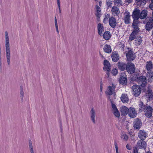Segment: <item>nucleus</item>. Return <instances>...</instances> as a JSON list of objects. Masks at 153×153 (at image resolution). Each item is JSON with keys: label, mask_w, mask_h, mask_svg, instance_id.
<instances>
[{"label": "nucleus", "mask_w": 153, "mask_h": 153, "mask_svg": "<svg viewBox=\"0 0 153 153\" xmlns=\"http://www.w3.org/2000/svg\"><path fill=\"white\" fill-rule=\"evenodd\" d=\"M10 44L8 32H5V47L7 62L8 65L10 64Z\"/></svg>", "instance_id": "1"}, {"label": "nucleus", "mask_w": 153, "mask_h": 153, "mask_svg": "<svg viewBox=\"0 0 153 153\" xmlns=\"http://www.w3.org/2000/svg\"><path fill=\"white\" fill-rule=\"evenodd\" d=\"M140 10L136 9L134 11L132 16L133 19L132 25L137 26L140 23L138 19L140 17Z\"/></svg>", "instance_id": "2"}, {"label": "nucleus", "mask_w": 153, "mask_h": 153, "mask_svg": "<svg viewBox=\"0 0 153 153\" xmlns=\"http://www.w3.org/2000/svg\"><path fill=\"white\" fill-rule=\"evenodd\" d=\"M132 26L134 28V30L130 35L129 37V40L131 41L134 40L136 38L137 34L140 31L139 28H138V26L134 25H132Z\"/></svg>", "instance_id": "3"}, {"label": "nucleus", "mask_w": 153, "mask_h": 153, "mask_svg": "<svg viewBox=\"0 0 153 153\" xmlns=\"http://www.w3.org/2000/svg\"><path fill=\"white\" fill-rule=\"evenodd\" d=\"M137 81L139 85L142 87H145L147 83L146 78L143 76L137 77Z\"/></svg>", "instance_id": "4"}, {"label": "nucleus", "mask_w": 153, "mask_h": 153, "mask_svg": "<svg viewBox=\"0 0 153 153\" xmlns=\"http://www.w3.org/2000/svg\"><path fill=\"white\" fill-rule=\"evenodd\" d=\"M132 94L135 97H138L140 94L141 88L138 85H135L132 87Z\"/></svg>", "instance_id": "5"}, {"label": "nucleus", "mask_w": 153, "mask_h": 153, "mask_svg": "<svg viewBox=\"0 0 153 153\" xmlns=\"http://www.w3.org/2000/svg\"><path fill=\"white\" fill-rule=\"evenodd\" d=\"M134 65L132 63L130 62L127 65L126 70L130 74L134 73L135 71Z\"/></svg>", "instance_id": "6"}, {"label": "nucleus", "mask_w": 153, "mask_h": 153, "mask_svg": "<svg viewBox=\"0 0 153 153\" xmlns=\"http://www.w3.org/2000/svg\"><path fill=\"white\" fill-rule=\"evenodd\" d=\"M127 60L130 62L133 61L135 58V55L133 53L131 50L130 49L128 51L126 54Z\"/></svg>", "instance_id": "7"}, {"label": "nucleus", "mask_w": 153, "mask_h": 153, "mask_svg": "<svg viewBox=\"0 0 153 153\" xmlns=\"http://www.w3.org/2000/svg\"><path fill=\"white\" fill-rule=\"evenodd\" d=\"M153 28V17L149 18V21L145 25L146 29L148 31L151 30Z\"/></svg>", "instance_id": "8"}, {"label": "nucleus", "mask_w": 153, "mask_h": 153, "mask_svg": "<svg viewBox=\"0 0 153 153\" xmlns=\"http://www.w3.org/2000/svg\"><path fill=\"white\" fill-rule=\"evenodd\" d=\"M104 66L103 69L104 71H106L107 72V74L108 76L109 74V72L111 71V66L110 63L106 60L104 61L103 63Z\"/></svg>", "instance_id": "9"}, {"label": "nucleus", "mask_w": 153, "mask_h": 153, "mask_svg": "<svg viewBox=\"0 0 153 153\" xmlns=\"http://www.w3.org/2000/svg\"><path fill=\"white\" fill-rule=\"evenodd\" d=\"M116 86L112 84L111 86H108L105 93L106 94L111 95L114 93Z\"/></svg>", "instance_id": "10"}, {"label": "nucleus", "mask_w": 153, "mask_h": 153, "mask_svg": "<svg viewBox=\"0 0 153 153\" xmlns=\"http://www.w3.org/2000/svg\"><path fill=\"white\" fill-rule=\"evenodd\" d=\"M153 109L152 108L149 106H146V108L144 111L145 112V114L148 117H150L152 114Z\"/></svg>", "instance_id": "11"}, {"label": "nucleus", "mask_w": 153, "mask_h": 153, "mask_svg": "<svg viewBox=\"0 0 153 153\" xmlns=\"http://www.w3.org/2000/svg\"><path fill=\"white\" fill-rule=\"evenodd\" d=\"M146 145V143L145 141L143 140H140L138 141L137 146L139 149H145Z\"/></svg>", "instance_id": "12"}, {"label": "nucleus", "mask_w": 153, "mask_h": 153, "mask_svg": "<svg viewBox=\"0 0 153 153\" xmlns=\"http://www.w3.org/2000/svg\"><path fill=\"white\" fill-rule=\"evenodd\" d=\"M90 116L91 119L94 124L95 123V118L96 117V113L95 110L93 108H92L90 112Z\"/></svg>", "instance_id": "13"}, {"label": "nucleus", "mask_w": 153, "mask_h": 153, "mask_svg": "<svg viewBox=\"0 0 153 153\" xmlns=\"http://www.w3.org/2000/svg\"><path fill=\"white\" fill-rule=\"evenodd\" d=\"M128 114L129 116L131 118H135L136 117L137 114L134 108L132 107H130L129 108Z\"/></svg>", "instance_id": "14"}, {"label": "nucleus", "mask_w": 153, "mask_h": 153, "mask_svg": "<svg viewBox=\"0 0 153 153\" xmlns=\"http://www.w3.org/2000/svg\"><path fill=\"white\" fill-rule=\"evenodd\" d=\"M130 14L129 12H126L124 13L123 20L126 24H128L130 23Z\"/></svg>", "instance_id": "15"}, {"label": "nucleus", "mask_w": 153, "mask_h": 153, "mask_svg": "<svg viewBox=\"0 0 153 153\" xmlns=\"http://www.w3.org/2000/svg\"><path fill=\"white\" fill-rule=\"evenodd\" d=\"M142 126V123L140 120L138 118H137L134 120L133 123V127L135 129H139Z\"/></svg>", "instance_id": "16"}, {"label": "nucleus", "mask_w": 153, "mask_h": 153, "mask_svg": "<svg viewBox=\"0 0 153 153\" xmlns=\"http://www.w3.org/2000/svg\"><path fill=\"white\" fill-rule=\"evenodd\" d=\"M109 24L110 26L113 28H115L117 25V20L113 16L110 17L108 20Z\"/></svg>", "instance_id": "17"}, {"label": "nucleus", "mask_w": 153, "mask_h": 153, "mask_svg": "<svg viewBox=\"0 0 153 153\" xmlns=\"http://www.w3.org/2000/svg\"><path fill=\"white\" fill-rule=\"evenodd\" d=\"M117 6H114L112 7L111 11L113 15L115 16H118L120 13L119 8Z\"/></svg>", "instance_id": "18"}, {"label": "nucleus", "mask_w": 153, "mask_h": 153, "mask_svg": "<svg viewBox=\"0 0 153 153\" xmlns=\"http://www.w3.org/2000/svg\"><path fill=\"white\" fill-rule=\"evenodd\" d=\"M97 29L98 34L100 36H102L103 32L104 31L105 29L103 25L101 23H99L97 26Z\"/></svg>", "instance_id": "19"}, {"label": "nucleus", "mask_w": 153, "mask_h": 153, "mask_svg": "<svg viewBox=\"0 0 153 153\" xmlns=\"http://www.w3.org/2000/svg\"><path fill=\"white\" fill-rule=\"evenodd\" d=\"M138 136L141 140H144L146 137L147 134L144 131L140 130L138 133Z\"/></svg>", "instance_id": "20"}, {"label": "nucleus", "mask_w": 153, "mask_h": 153, "mask_svg": "<svg viewBox=\"0 0 153 153\" xmlns=\"http://www.w3.org/2000/svg\"><path fill=\"white\" fill-rule=\"evenodd\" d=\"M129 111V109L126 106H122L120 108V111L121 115L122 116H125L128 114Z\"/></svg>", "instance_id": "21"}, {"label": "nucleus", "mask_w": 153, "mask_h": 153, "mask_svg": "<svg viewBox=\"0 0 153 153\" xmlns=\"http://www.w3.org/2000/svg\"><path fill=\"white\" fill-rule=\"evenodd\" d=\"M117 64L118 68L121 71H123L126 69L127 65L125 63L119 62Z\"/></svg>", "instance_id": "22"}, {"label": "nucleus", "mask_w": 153, "mask_h": 153, "mask_svg": "<svg viewBox=\"0 0 153 153\" xmlns=\"http://www.w3.org/2000/svg\"><path fill=\"white\" fill-rule=\"evenodd\" d=\"M102 36L104 39L107 40H109L111 37L110 32L108 31H105L104 33L102 34Z\"/></svg>", "instance_id": "23"}, {"label": "nucleus", "mask_w": 153, "mask_h": 153, "mask_svg": "<svg viewBox=\"0 0 153 153\" xmlns=\"http://www.w3.org/2000/svg\"><path fill=\"white\" fill-rule=\"evenodd\" d=\"M119 56L117 53L116 52H113L111 55L112 60L115 62L118 61L119 59Z\"/></svg>", "instance_id": "24"}, {"label": "nucleus", "mask_w": 153, "mask_h": 153, "mask_svg": "<svg viewBox=\"0 0 153 153\" xmlns=\"http://www.w3.org/2000/svg\"><path fill=\"white\" fill-rule=\"evenodd\" d=\"M121 101L124 103H127L129 101V98L126 94H123L120 98Z\"/></svg>", "instance_id": "25"}, {"label": "nucleus", "mask_w": 153, "mask_h": 153, "mask_svg": "<svg viewBox=\"0 0 153 153\" xmlns=\"http://www.w3.org/2000/svg\"><path fill=\"white\" fill-rule=\"evenodd\" d=\"M103 50L105 52L108 53H111L112 51L111 46L107 44L104 46Z\"/></svg>", "instance_id": "26"}, {"label": "nucleus", "mask_w": 153, "mask_h": 153, "mask_svg": "<svg viewBox=\"0 0 153 153\" xmlns=\"http://www.w3.org/2000/svg\"><path fill=\"white\" fill-rule=\"evenodd\" d=\"M139 110L140 111L142 112L145 110L146 106L144 105L143 102L140 101L139 104Z\"/></svg>", "instance_id": "27"}, {"label": "nucleus", "mask_w": 153, "mask_h": 153, "mask_svg": "<svg viewBox=\"0 0 153 153\" xmlns=\"http://www.w3.org/2000/svg\"><path fill=\"white\" fill-rule=\"evenodd\" d=\"M146 2L145 0H136L135 1V3L139 6L144 5L146 4Z\"/></svg>", "instance_id": "28"}, {"label": "nucleus", "mask_w": 153, "mask_h": 153, "mask_svg": "<svg viewBox=\"0 0 153 153\" xmlns=\"http://www.w3.org/2000/svg\"><path fill=\"white\" fill-rule=\"evenodd\" d=\"M147 13L146 10H144L142 11L140 13V18L141 19H143L145 18L147 16Z\"/></svg>", "instance_id": "29"}, {"label": "nucleus", "mask_w": 153, "mask_h": 153, "mask_svg": "<svg viewBox=\"0 0 153 153\" xmlns=\"http://www.w3.org/2000/svg\"><path fill=\"white\" fill-rule=\"evenodd\" d=\"M153 67V65L151 61H150L147 62L146 68L148 71L151 70Z\"/></svg>", "instance_id": "30"}, {"label": "nucleus", "mask_w": 153, "mask_h": 153, "mask_svg": "<svg viewBox=\"0 0 153 153\" xmlns=\"http://www.w3.org/2000/svg\"><path fill=\"white\" fill-rule=\"evenodd\" d=\"M127 78L123 76L121 77L119 80L120 83L123 85H125L127 83Z\"/></svg>", "instance_id": "31"}, {"label": "nucleus", "mask_w": 153, "mask_h": 153, "mask_svg": "<svg viewBox=\"0 0 153 153\" xmlns=\"http://www.w3.org/2000/svg\"><path fill=\"white\" fill-rule=\"evenodd\" d=\"M96 15L98 18H100L101 15V9L100 7L98 5L96 6Z\"/></svg>", "instance_id": "32"}, {"label": "nucleus", "mask_w": 153, "mask_h": 153, "mask_svg": "<svg viewBox=\"0 0 153 153\" xmlns=\"http://www.w3.org/2000/svg\"><path fill=\"white\" fill-rule=\"evenodd\" d=\"M147 96L148 97V100H152L153 98V93L152 90L149 89L147 91Z\"/></svg>", "instance_id": "33"}, {"label": "nucleus", "mask_w": 153, "mask_h": 153, "mask_svg": "<svg viewBox=\"0 0 153 153\" xmlns=\"http://www.w3.org/2000/svg\"><path fill=\"white\" fill-rule=\"evenodd\" d=\"M114 3L115 5L117 6H120L123 5V2L122 0H114Z\"/></svg>", "instance_id": "34"}, {"label": "nucleus", "mask_w": 153, "mask_h": 153, "mask_svg": "<svg viewBox=\"0 0 153 153\" xmlns=\"http://www.w3.org/2000/svg\"><path fill=\"white\" fill-rule=\"evenodd\" d=\"M142 38L140 36H139L138 39L135 40V44L136 45H140L141 44L142 42Z\"/></svg>", "instance_id": "35"}, {"label": "nucleus", "mask_w": 153, "mask_h": 153, "mask_svg": "<svg viewBox=\"0 0 153 153\" xmlns=\"http://www.w3.org/2000/svg\"><path fill=\"white\" fill-rule=\"evenodd\" d=\"M20 97L22 100H23V98L24 97V93L23 90V88L22 86H20Z\"/></svg>", "instance_id": "36"}, {"label": "nucleus", "mask_w": 153, "mask_h": 153, "mask_svg": "<svg viewBox=\"0 0 153 153\" xmlns=\"http://www.w3.org/2000/svg\"><path fill=\"white\" fill-rule=\"evenodd\" d=\"M110 14H107L105 15L103 20V22L105 23H107L108 20L109 18H110Z\"/></svg>", "instance_id": "37"}, {"label": "nucleus", "mask_w": 153, "mask_h": 153, "mask_svg": "<svg viewBox=\"0 0 153 153\" xmlns=\"http://www.w3.org/2000/svg\"><path fill=\"white\" fill-rule=\"evenodd\" d=\"M121 138L125 141H126L128 139V136L126 134H123L121 136Z\"/></svg>", "instance_id": "38"}, {"label": "nucleus", "mask_w": 153, "mask_h": 153, "mask_svg": "<svg viewBox=\"0 0 153 153\" xmlns=\"http://www.w3.org/2000/svg\"><path fill=\"white\" fill-rule=\"evenodd\" d=\"M113 114L116 117H119L120 116V113L118 109L114 111L113 112Z\"/></svg>", "instance_id": "39"}, {"label": "nucleus", "mask_w": 153, "mask_h": 153, "mask_svg": "<svg viewBox=\"0 0 153 153\" xmlns=\"http://www.w3.org/2000/svg\"><path fill=\"white\" fill-rule=\"evenodd\" d=\"M153 80V72H152L151 74H150L149 76V77L148 79V81L149 82H151Z\"/></svg>", "instance_id": "40"}, {"label": "nucleus", "mask_w": 153, "mask_h": 153, "mask_svg": "<svg viewBox=\"0 0 153 153\" xmlns=\"http://www.w3.org/2000/svg\"><path fill=\"white\" fill-rule=\"evenodd\" d=\"M111 73L114 75H116L118 73L117 70L115 68L113 69L112 70Z\"/></svg>", "instance_id": "41"}, {"label": "nucleus", "mask_w": 153, "mask_h": 153, "mask_svg": "<svg viewBox=\"0 0 153 153\" xmlns=\"http://www.w3.org/2000/svg\"><path fill=\"white\" fill-rule=\"evenodd\" d=\"M29 147L30 149V151H33L32 143L31 140L29 141Z\"/></svg>", "instance_id": "42"}, {"label": "nucleus", "mask_w": 153, "mask_h": 153, "mask_svg": "<svg viewBox=\"0 0 153 153\" xmlns=\"http://www.w3.org/2000/svg\"><path fill=\"white\" fill-rule=\"evenodd\" d=\"M57 0V4L58 6V8L59 10V13H61V8H60V0Z\"/></svg>", "instance_id": "43"}, {"label": "nucleus", "mask_w": 153, "mask_h": 153, "mask_svg": "<svg viewBox=\"0 0 153 153\" xmlns=\"http://www.w3.org/2000/svg\"><path fill=\"white\" fill-rule=\"evenodd\" d=\"M112 107L114 110V111L117 110V109L116 107V105L114 104H112Z\"/></svg>", "instance_id": "44"}, {"label": "nucleus", "mask_w": 153, "mask_h": 153, "mask_svg": "<svg viewBox=\"0 0 153 153\" xmlns=\"http://www.w3.org/2000/svg\"><path fill=\"white\" fill-rule=\"evenodd\" d=\"M152 3L149 5V8L152 10H153V0H151Z\"/></svg>", "instance_id": "45"}, {"label": "nucleus", "mask_w": 153, "mask_h": 153, "mask_svg": "<svg viewBox=\"0 0 153 153\" xmlns=\"http://www.w3.org/2000/svg\"><path fill=\"white\" fill-rule=\"evenodd\" d=\"M114 145L116 149V153H119L117 144L116 143H115Z\"/></svg>", "instance_id": "46"}, {"label": "nucleus", "mask_w": 153, "mask_h": 153, "mask_svg": "<svg viewBox=\"0 0 153 153\" xmlns=\"http://www.w3.org/2000/svg\"><path fill=\"white\" fill-rule=\"evenodd\" d=\"M111 2L110 1H108L106 2V4L108 7H111Z\"/></svg>", "instance_id": "47"}, {"label": "nucleus", "mask_w": 153, "mask_h": 153, "mask_svg": "<svg viewBox=\"0 0 153 153\" xmlns=\"http://www.w3.org/2000/svg\"><path fill=\"white\" fill-rule=\"evenodd\" d=\"M55 26L56 27H58V24H57V20L56 19V17H55Z\"/></svg>", "instance_id": "48"}, {"label": "nucleus", "mask_w": 153, "mask_h": 153, "mask_svg": "<svg viewBox=\"0 0 153 153\" xmlns=\"http://www.w3.org/2000/svg\"><path fill=\"white\" fill-rule=\"evenodd\" d=\"M126 147L127 149L129 150H130L131 149V148L130 146L128 144H127L126 146Z\"/></svg>", "instance_id": "49"}, {"label": "nucleus", "mask_w": 153, "mask_h": 153, "mask_svg": "<svg viewBox=\"0 0 153 153\" xmlns=\"http://www.w3.org/2000/svg\"><path fill=\"white\" fill-rule=\"evenodd\" d=\"M132 153H138V150L136 148L134 149Z\"/></svg>", "instance_id": "50"}, {"label": "nucleus", "mask_w": 153, "mask_h": 153, "mask_svg": "<svg viewBox=\"0 0 153 153\" xmlns=\"http://www.w3.org/2000/svg\"><path fill=\"white\" fill-rule=\"evenodd\" d=\"M55 27L56 28V32H57L58 34H59V30H58V26L56 27Z\"/></svg>", "instance_id": "51"}, {"label": "nucleus", "mask_w": 153, "mask_h": 153, "mask_svg": "<svg viewBox=\"0 0 153 153\" xmlns=\"http://www.w3.org/2000/svg\"><path fill=\"white\" fill-rule=\"evenodd\" d=\"M102 85H100V91H101V93H102ZM100 94H101V93H100Z\"/></svg>", "instance_id": "52"}, {"label": "nucleus", "mask_w": 153, "mask_h": 153, "mask_svg": "<svg viewBox=\"0 0 153 153\" xmlns=\"http://www.w3.org/2000/svg\"><path fill=\"white\" fill-rule=\"evenodd\" d=\"M132 0H127V2L128 3H130L131 2Z\"/></svg>", "instance_id": "53"}, {"label": "nucleus", "mask_w": 153, "mask_h": 153, "mask_svg": "<svg viewBox=\"0 0 153 153\" xmlns=\"http://www.w3.org/2000/svg\"><path fill=\"white\" fill-rule=\"evenodd\" d=\"M60 129H61V132L62 133L63 132V130L62 129V126H60Z\"/></svg>", "instance_id": "54"}, {"label": "nucleus", "mask_w": 153, "mask_h": 153, "mask_svg": "<svg viewBox=\"0 0 153 153\" xmlns=\"http://www.w3.org/2000/svg\"><path fill=\"white\" fill-rule=\"evenodd\" d=\"M100 55L101 57L102 58H103L104 56H103V55L100 53Z\"/></svg>", "instance_id": "55"}, {"label": "nucleus", "mask_w": 153, "mask_h": 153, "mask_svg": "<svg viewBox=\"0 0 153 153\" xmlns=\"http://www.w3.org/2000/svg\"><path fill=\"white\" fill-rule=\"evenodd\" d=\"M30 153H34V151H30Z\"/></svg>", "instance_id": "56"}, {"label": "nucleus", "mask_w": 153, "mask_h": 153, "mask_svg": "<svg viewBox=\"0 0 153 153\" xmlns=\"http://www.w3.org/2000/svg\"><path fill=\"white\" fill-rule=\"evenodd\" d=\"M152 15L153 16V12H152Z\"/></svg>", "instance_id": "57"}, {"label": "nucleus", "mask_w": 153, "mask_h": 153, "mask_svg": "<svg viewBox=\"0 0 153 153\" xmlns=\"http://www.w3.org/2000/svg\"><path fill=\"white\" fill-rule=\"evenodd\" d=\"M95 0L96 1H97V0Z\"/></svg>", "instance_id": "58"}]
</instances>
